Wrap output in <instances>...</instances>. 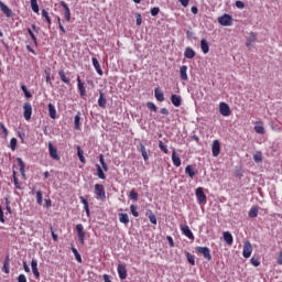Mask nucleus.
<instances>
[{
  "mask_svg": "<svg viewBox=\"0 0 282 282\" xmlns=\"http://www.w3.org/2000/svg\"><path fill=\"white\" fill-rule=\"evenodd\" d=\"M72 252L75 256V259L78 263H83V258L80 257V253L78 252V249L75 247H72Z\"/></svg>",
  "mask_w": 282,
  "mask_h": 282,
  "instance_id": "obj_34",
  "label": "nucleus"
},
{
  "mask_svg": "<svg viewBox=\"0 0 282 282\" xmlns=\"http://www.w3.org/2000/svg\"><path fill=\"white\" fill-rule=\"evenodd\" d=\"M119 221L120 224H129V215L128 214H119Z\"/></svg>",
  "mask_w": 282,
  "mask_h": 282,
  "instance_id": "obj_36",
  "label": "nucleus"
},
{
  "mask_svg": "<svg viewBox=\"0 0 282 282\" xmlns=\"http://www.w3.org/2000/svg\"><path fill=\"white\" fill-rule=\"evenodd\" d=\"M23 109H24V112H23L24 120H31L32 119V104L25 102L23 105Z\"/></svg>",
  "mask_w": 282,
  "mask_h": 282,
  "instance_id": "obj_9",
  "label": "nucleus"
},
{
  "mask_svg": "<svg viewBox=\"0 0 282 282\" xmlns=\"http://www.w3.org/2000/svg\"><path fill=\"white\" fill-rule=\"evenodd\" d=\"M130 199H133V202H138V193L135 189H132L129 195Z\"/></svg>",
  "mask_w": 282,
  "mask_h": 282,
  "instance_id": "obj_45",
  "label": "nucleus"
},
{
  "mask_svg": "<svg viewBox=\"0 0 282 282\" xmlns=\"http://www.w3.org/2000/svg\"><path fill=\"white\" fill-rule=\"evenodd\" d=\"M58 76H59L62 83H65V85H70L72 84V79L69 77H67L64 69H61L58 72Z\"/></svg>",
  "mask_w": 282,
  "mask_h": 282,
  "instance_id": "obj_21",
  "label": "nucleus"
},
{
  "mask_svg": "<svg viewBox=\"0 0 282 282\" xmlns=\"http://www.w3.org/2000/svg\"><path fill=\"white\" fill-rule=\"evenodd\" d=\"M167 241H169L171 248H173L175 246V242L173 241V237L167 236Z\"/></svg>",
  "mask_w": 282,
  "mask_h": 282,
  "instance_id": "obj_63",
  "label": "nucleus"
},
{
  "mask_svg": "<svg viewBox=\"0 0 282 282\" xmlns=\"http://www.w3.org/2000/svg\"><path fill=\"white\" fill-rule=\"evenodd\" d=\"M10 149H11V151H15L17 150V138H12L10 140Z\"/></svg>",
  "mask_w": 282,
  "mask_h": 282,
  "instance_id": "obj_46",
  "label": "nucleus"
},
{
  "mask_svg": "<svg viewBox=\"0 0 282 282\" xmlns=\"http://www.w3.org/2000/svg\"><path fill=\"white\" fill-rule=\"evenodd\" d=\"M187 261L191 265H195V256L187 253Z\"/></svg>",
  "mask_w": 282,
  "mask_h": 282,
  "instance_id": "obj_51",
  "label": "nucleus"
},
{
  "mask_svg": "<svg viewBox=\"0 0 282 282\" xmlns=\"http://www.w3.org/2000/svg\"><path fill=\"white\" fill-rule=\"evenodd\" d=\"M147 107H148V109H150V111H158V106H155V104H153V102H148L147 104Z\"/></svg>",
  "mask_w": 282,
  "mask_h": 282,
  "instance_id": "obj_50",
  "label": "nucleus"
},
{
  "mask_svg": "<svg viewBox=\"0 0 282 282\" xmlns=\"http://www.w3.org/2000/svg\"><path fill=\"white\" fill-rule=\"evenodd\" d=\"M98 105L99 107H101V109H105V107H107V99L105 98V94H102V91L99 93Z\"/></svg>",
  "mask_w": 282,
  "mask_h": 282,
  "instance_id": "obj_29",
  "label": "nucleus"
},
{
  "mask_svg": "<svg viewBox=\"0 0 282 282\" xmlns=\"http://www.w3.org/2000/svg\"><path fill=\"white\" fill-rule=\"evenodd\" d=\"M149 220L151 221V224H153L154 226L158 225V218L155 217V215L151 214L149 216Z\"/></svg>",
  "mask_w": 282,
  "mask_h": 282,
  "instance_id": "obj_54",
  "label": "nucleus"
},
{
  "mask_svg": "<svg viewBox=\"0 0 282 282\" xmlns=\"http://www.w3.org/2000/svg\"><path fill=\"white\" fill-rule=\"evenodd\" d=\"M48 116L52 120H56V107L54 104H48Z\"/></svg>",
  "mask_w": 282,
  "mask_h": 282,
  "instance_id": "obj_27",
  "label": "nucleus"
},
{
  "mask_svg": "<svg viewBox=\"0 0 282 282\" xmlns=\"http://www.w3.org/2000/svg\"><path fill=\"white\" fill-rule=\"evenodd\" d=\"M130 212L133 215V217H140V213H138V207L135 205L130 206Z\"/></svg>",
  "mask_w": 282,
  "mask_h": 282,
  "instance_id": "obj_44",
  "label": "nucleus"
},
{
  "mask_svg": "<svg viewBox=\"0 0 282 282\" xmlns=\"http://www.w3.org/2000/svg\"><path fill=\"white\" fill-rule=\"evenodd\" d=\"M0 129L2 130L4 138H8V128H6L2 122H0Z\"/></svg>",
  "mask_w": 282,
  "mask_h": 282,
  "instance_id": "obj_52",
  "label": "nucleus"
},
{
  "mask_svg": "<svg viewBox=\"0 0 282 282\" xmlns=\"http://www.w3.org/2000/svg\"><path fill=\"white\" fill-rule=\"evenodd\" d=\"M258 216H259V207L252 206V207L250 208V210H249V217H250L251 219H254V218L258 217Z\"/></svg>",
  "mask_w": 282,
  "mask_h": 282,
  "instance_id": "obj_31",
  "label": "nucleus"
},
{
  "mask_svg": "<svg viewBox=\"0 0 282 282\" xmlns=\"http://www.w3.org/2000/svg\"><path fill=\"white\" fill-rule=\"evenodd\" d=\"M74 124L76 130L80 129V112L75 116Z\"/></svg>",
  "mask_w": 282,
  "mask_h": 282,
  "instance_id": "obj_39",
  "label": "nucleus"
},
{
  "mask_svg": "<svg viewBox=\"0 0 282 282\" xmlns=\"http://www.w3.org/2000/svg\"><path fill=\"white\" fill-rule=\"evenodd\" d=\"M77 89L79 91V96H87V90L85 89V83L80 80V76L77 77Z\"/></svg>",
  "mask_w": 282,
  "mask_h": 282,
  "instance_id": "obj_13",
  "label": "nucleus"
},
{
  "mask_svg": "<svg viewBox=\"0 0 282 282\" xmlns=\"http://www.w3.org/2000/svg\"><path fill=\"white\" fill-rule=\"evenodd\" d=\"M36 203L39 204V206L43 205V192L41 191L36 192Z\"/></svg>",
  "mask_w": 282,
  "mask_h": 282,
  "instance_id": "obj_40",
  "label": "nucleus"
},
{
  "mask_svg": "<svg viewBox=\"0 0 282 282\" xmlns=\"http://www.w3.org/2000/svg\"><path fill=\"white\" fill-rule=\"evenodd\" d=\"M218 23L224 28H230V25H232V15L227 13L223 14L221 17L218 18Z\"/></svg>",
  "mask_w": 282,
  "mask_h": 282,
  "instance_id": "obj_3",
  "label": "nucleus"
},
{
  "mask_svg": "<svg viewBox=\"0 0 282 282\" xmlns=\"http://www.w3.org/2000/svg\"><path fill=\"white\" fill-rule=\"evenodd\" d=\"M93 65L97 72V74H99V76H102V68H100V63L98 62V59L96 57L91 58Z\"/></svg>",
  "mask_w": 282,
  "mask_h": 282,
  "instance_id": "obj_28",
  "label": "nucleus"
},
{
  "mask_svg": "<svg viewBox=\"0 0 282 282\" xmlns=\"http://www.w3.org/2000/svg\"><path fill=\"white\" fill-rule=\"evenodd\" d=\"M251 264L254 267V268H259V265H261V261L257 258H251Z\"/></svg>",
  "mask_w": 282,
  "mask_h": 282,
  "instance_id": "obj_49",
  "label": "nucleus"
},
{
  "mask_svg": "<svg viewBox=\"0 0 282 282\" xmlns=\"http://www.w3.org/2000/svg\"><path fill=\"white\" fill-rule=\"evenodd\" d=\"M184 56L185 58H195V50H193V47H186Z\"/></svg>",
  "mask_w": 282,
  "mask_h": 282,
  "instance_id": "obj_30",
  "label": "nucleus"
},
{
  "mask_svg": "<svg viewBox=\"0 0 282 282\" xmlns=\"http://www.w3.org/2000/svg\"><path fill=\"white\" fill-rule=\"evenodd\" d=\"M236 8L239 10H243L246 8V4L242 1H236Z\"/></svg>",
  "mask_w": 282,
  "mask_h": 282,
  "instance_id": "obj_55",
  "label": "nucleus"
},
{
  "mask_svg": "<svg viewBox=\"0 0 282 282\" xmlns=\"http://www.w3.org/2000/svg\"><path fill=\"white\" fill-rule=\"evenodd\" d=\"M242 256L245 257V259H250V257L252 256V243H250V241H246L243 243Z\"/></svg>",
  "mask_w": 282,
  "mask_h": 282,
  "instance_id": "obj_8",
  "label": "nucleus"
},
{
  "mask_svg": "<svg viewBox=\"0 0 282 282\" xmlns=\"http://www.w3.org/2000/svg\"><path fill=\"white\" fill-rule=\"evenodd\" d=\"M212 153H213L214 158H218V155L221 153V145L218 140L213 141Z\"/></svg>",
  "mask_w": 282,
  "mask_h": 282,
  "instance_id": "obj_10",
  "label": "nucleus"
},
{
  "mask_svg": "<svg viewBox=\"0 0 282 282\" xmlns=\"http://www.w3.org/2000/svg\"><path fill=\"white\" fill-rule=\"evenodd\" d=\"M137 25H142V15L137 13Z\"/></svg>",
  "mask_w": 282,
  "mask_h": 282,
  "instance_id": "obj_59",
  "label": "nucleus"
},
{
  "mask_svg": "<svg viewBox=\"0 0 282 282\" xmlns=\"http://www.w3.org/2000/svg\"><path fill=\"white\" fill-rule=\"evenodd\" d=\"M223 237L228 246H232V242L235 241V239L232 238V234H230V231H225L223 234Z\"/></svg>",
  "mask_w": 282,
  "mask_h": 282,
  "instance_id": "obj_23",
  "label": "nucleus"
},
{
  "mask_svg": "<svg viewBox=\"0 0 282 282\" xmlns=\"http://www.w3.org/2000/svg\"><path fill=\"white\" fill-rule=\"evenodd\" d=\"M154 96L159 102H164V93L160 88L154 89Z\"/></svg>",
  "mask_w": 282,
  "mask_h": 282,
  "instance_id": "obj_26",
  "label": "nucleus"
},
{
  "mask_svg": "<svg viewBox=\"0 0 282 282\" xmlns=\"http://www.w3.org/2000/svg\"><path fill=\"white\" fill-rule=\"evenodd\" d=\"M253 160L254 162H257L258 164L260 162H263V155L261 154V152H257L254 155H253Z\"/></svg>",
  "mask_w": 282,
  "mask_h": 282,
  "instance_id": "obj_43",
  "label": "nucleus"
},
{
  "mask_svg": "<svg viewBox=\"0 0 282 282\" xmlns=\"http://www.w3.org/2000/svg\"><path fill=\"white\" fill-rule=\"evenodd\" d=\"M28 33L30 34L33 43H36V35H34V32H32V29H28Z\"/></svg>",
  "mask_w": 282,
  "mask_h": 282,
  "instance_id": "obj_56",
  "label": "nucleus"
},
{
  "mask_svg": "<svg viewBox=\"0 0 282 282\" xmlns=\"http://www.w3.org/2000/svg\"><path fill=\"white\" fill-rule=\"evenodd\" d=\"M18 282H28V278H25L24 274H20V275L18 276Z\"/></svg>",
  "mask_w": 282,
  "mask_h": 282,
  "instance_id": "obj_58",
  "label": "nucleus"
},
{
  "mask_svg": "<svg viewBox=\"0 0 282 282\" xmlns=\"http://www.w3.org/2000/svg\"><path fill=\"white\" fill-rule=\"evenodd\" d=\"M99 162L101 166L98 164L96 165L97 176L99 177V180H107L105 172L107 173V171H109V166H107V163L105 162V156L102 154L99 155Z\"/></svg>",
  "mask_w": 282,
  "mask_h": 282,
  "instance_id": "obj_1",
  "label": "nucleus"
},
{
  "mask_svg": "<svg viewBox=\"0 0 282 282\" xmlns=\"http://www.w3.org/2000/svg\"><path fill=\"white\" fill-rule=\"evenodd\" d=\"M219 112H220V116L228 118V116H230V113H231L230 106H228V104H226L224 101L220 102L219 104Z\"/></svg>",
  "mask_w": 282,
  "mask_h": 282,
  "instance_id": "obj_7",
  "label": "nucleus"
},
{
  "mask_svg": "<svg viewBox=\"0 0 282 282\" xmlns=\"http://www.w3.org/2000/svg\"><path fill=\"white\" fill-rule=\"evenodd\" d=\"M48 153L53 160H61V156L58 155V150L52 143H48Z\"/></svg>",
  "mask_w": 282,
  "mask_h": 282,
  "instance_id": "obj_11",
  "label": "nucleus"
},
{
  "mask_svg": "<svg viewBox=\"0 0 282 282\" xmlns=\"http://www.w3.org/2000/svg\"><path fill=\"white\" fill-rule=\"evenodd\" d=\"M140 147H141V149H140L141 155H142L144 162H147V160H149V153H147V148L144 147V144H141Z\"/></svg>",
  "mask_w": 282,
  "mask_h": 282,
  "instance_id": "obj_38",
  "label": "nucleus"
},
{
  "mask_svg": "<svg viewBox=\"0 0 282 282\" xmlns=\"http://www.w3.org/2000/svg\"><path fill=\"white\" fill-rule=\"evenodd\" d=\"M62 8L64 9V18L67 22L72 21V11L69 10V7L65 2H61Z\"/></svg>",
  "mask_w": 282,
  "mask_h": 282,
  "instance_id": "obj_12",
  "label": "nucleus"
},
{
  "mask_svg": "<svg viewBox=\"0 0 282 282\" xmlns=\"http://www.w3.org/2000/svg\"><path fill=\"white\" fill-rule=\"evenodd\" d=\"M172 162L174 166H177V167L182 166V159H180V155L175 150L172 151Z\"/></svg>",
  "mask_w": 282,
  "mask_h": 282,
  "instance_id": "obj_20",
  "label": "nucleus"
},
{
  "mask_svg": "<svg viewBox=\"0 0 282 282\" xmlns=\"http://www.w3.org/2000/svg\"><path fill=\"white\" fill-rule=\"evenodd\" d=\"M197 254H203L204 259L210 261L213 256H210V249L208 247H196Z\"/></svg>",
  "mask_w": 282,
  "mask_h": 282,
  "instance_id": "obj_5",
  "label": "nucleus"
},
{
  "mask_svg": "<svg viewBox=\"0 0 282 282\" xmlns=\"http://www.w3.org/2000/svg\"><path fill=\"white\" fill-rule=\"evenodd\" d=\"M42 17L45 19L48 25H52V19H50V13H47L45 9L42 10Z\"/></svg>",
  "mask_w": 282,
  "mask_h": 282,
  "instance_id": "obj_42",
  "label": "nucleus"
},
{
  "mask_svg": "<svg viewBox=\"0 0 282 282\" xmlns=\"http://www.w3.org/2000/svg\"><path fill=\"white\" fill-rule=\"evenodd\" d=\"M171 102H172V105H174V107H181L182 106V97L180 95H172Z\"/></svg>",
  "mask_w": 282,
  "mask_h": 282,
  "instance_id": "obj_22",
  "label": "nucleus"
},
{
  "mask_svg": "<svg viewBox=\"0 0 282 282\" xmlns=\"http://www.w3.org/2000/svg\"><path fill=\"white\" fill-rule=\"evenodd\" d=\"M187 72H188V66H186V65L181 66L180 74H181V79L182 80H188Z\"/></svg>",
  "mask_w": 282,
  "mask_h": 282,
  "instance_id": "obj_24",
  "label": "nucleus"
},
{
  "mask_svg": "<svg viewBox=\"0 0 282 282\" xmlns=\"http://www.w3.org/2000/svg\"><path fill=\"white\" fill-rule=\"evenodd\" d=\"M278 265H282V251H280L278 259H276Z\"/></svg>",
  "mask_w": 282,
  "mask_h": 282,
  "instance_id": "obj_62",
  "label": "nucleus"
},
{
  "mask_svg": "<svg viewBox=\"0 0 282 282\" xmlns=\"http://www.w3.org/2000/svg\"><path fill=\"white\" fill-rule=\"evenodd\" d=\"M31 8L35 14H39V2L36 0H31Z\"/></svg>",
  "mask_w": 282,
  "mask_h": 282,
  "instance_id": "obj_41",
  "label": "nucleus"
},
{
  "mask_svg": "<svg viewBox=\"0 0 282 282\" xmlns=\"http://www.w3.org/2000/svg\"><path fill=\"white\" fill-rule=\"evenodd\" d=\"M195 195H196L197 204H199V206L206 204V194H204V187L196 188Z\"/></svg>",
  "mask_w": 282,
  "mask_h": 282,
  "instance_id": "obj_4",
  "label": "nucleus"
},
{
  "mask_svg": "<svg viewBox=\"0 0 282 282\" xmlns=\"http://www.w3.org/2000/svg\"><path fill=\"white\" fill-rule=\"evenodd\" d=\"M117 272L121 280L127 279V267L124 264H118Z\"/></svg>",
  "mask_w": 282,
  "mask_h": 282,
  "instance_id": "obj_18",
  "label": "nucleus"
},
{
  "mask_svg": "<svg viewBox=\"0 0 282 282\" xmlns=\"http://www.w3.org/2000/svg\"><path fill=\"white\" fill-rule=\"evenodd\" d=\"M6 274H10V257H7L2 268Z\"/></svg>",
  "mask_w": 282,
  "mask_h": 282,
  "instance_id": "obj_33",
  "label": "nucleus"
},
{
  "mask_svg": "<svg viewBox=\"0 0 282 282\" xmlns=\"http://www.w3.org/2000/svg\"><path fill=\"white\" fill-rule=\"evenodd\" d=\"M253 129L259 135L265 134V127H263V121H257Z\"/></svg>",
  "mask_w": 282,
  "mask_h": 282,
  "instance_id": "obj_15",
  "label": "nucleus"
},
{
  "mask_svg": "<svg viewBox=\"0 0 282 282\" xmlns=\"http://www.w3.org/2000/svg\"><path fill=\"white\" fill-rule=\"evenodd\" d=\"M77 155H78L79 161L82 162V164H85V162H86L85 152L83 150H80V147H77Z\"/></svg>",
  "mask_w": 282,
  "mask_h": 282,
  "instance_id": "obj_37",
  "label": "nucleus"
},
{
  "mask_svg": "<svg viewBox=\"0 0 282 282\" xmlns=\"http://www.w3.org/2000/svg\"><path fill=\"white\" fill-rule=\"evenodd\" d=\"M158 14H160V8L154 7L151 9V15L152 17H158Z\"/></svg>",
  "mask_w": 282,
  "mask_h": 282,
  "instance_id": "obj_53",
  "label": "nucleus"
},
{
  "mask_svg": "<svg viewBox=\"0 0 282 282\" xmlns=\"http://www.w3.org/2000/svg\"><path fill=\"white\" fill-rule=\"evenodd\" d=\"M0 10L1 12H3V14L10 19L12 17V9H9L8 6L6 3H3V1L0 0Z\"/></svg>",
  "mask_w": 282,
  "mask_h": 282,
  "instance_id": "obj_14",
  "label": "nucleus"
},
{
  "mask_svg": "<svg viewBox=\"0 0 282 282\" xmlns=\"http://www.w3.org/2000/svg\"><path fill=\"white\" fill-rule=\"evenodd\" d=\"M76 232L79 239V243L84 246L85 245V227H83V224L76 225Z\"/></svg>",
  "mask_w": 282,
  "mask_h": 282,
  "instance_id": "obj_6",
  "label": "nucleus"
},
{
  "mask_svg": "<svg viewBox=\"0 0 282 282\" xmlns=\"http://www.w3.org/2000/svg\"><path fill=\"white\" fill-rule=\"evenodd\" d=\"M95 195L97 199L105 202V199H107V194L105 193V185L95 184Z\"/></svg>",
  "mask_w": 282,
  "mask_h": 282,
  "instance_id": "obj_2",
  "label": "nucleus"
},
{
  "mask_svg": "<svg viewBox=\"0 0 282 282\" xmlns=\"http://www.w3.org/2000/svg\"><path fill=\"white\" fill-rule=\"evenodd\" d=\"M104 282H111V279H109V275H108V274H105V275H104Z\"/></svg>",
  "mask_w": 282,
  "mask_h": 282,
  "instance_id": "obj_64",
  "label": "nucleus"
},
{
  "mask_svg": "<svg viewBox=\"0 0 282 282\" xmlns=\"http://www.w3.org/2000/svg\"><path fill=\"white\" fill-rule=\"evenodd\" d=\"M57 21H58V26H59L61 32H63V34H65V26H63V24L61 23V18H57Z\"/></svg>",
  "mask_w": 282,
  "mask_h": 282,
  "instance_id": "obj_61",
  "label": "nucleus"
},
{
  "mask_svg": "<svg viewBox=\"0 0 282 282\" xmlns=\"http://www.w3.org/2000/svg\"><path fill=\"white\" fill-rule=\"evenodd\" d=\"M159 148L161 151H163V153H169V148L164 144V142L159 141Z\"/></svg>",
  "mask_w": 282,
  "mask_h": 282,
  "instance_id": "obj_47",
  "label": "nucleus"
},
{
  "mask_svg": "<svg viewBox=\"0 0 282 282\" xmlns=\"http://www.w3.org/2000/svg\"><path fill=\"white\" fill-rule=\"evenodd\" d=\"M82 204L84 205V208H87L89 206V203L85 199V197L80 196L79 197Z\"/></svg>",
  "mask_w": 282,
  "mask_h": 282,
  "instance_id": "obj_57",
  "label": "nucleus"
},
{
  "mask_svg": "<svg viewBox=\"0 0 282 282\" xmlns=\"http://www.w3.org/2000/svg\"><path fill=\"white\" fill-rule=\"evenodd\" d=\"M183 235H185V237H187V239H195V236L193 235V231H191V228L188 227V225H185L181 228Z\"/></svg>",
  "mask_w": 282,
  "mask_h": 282,
  "instance_id": "obj_19",
  "label": "nucleus"
},
{
  "mask_svg": "<svg viewBox=\"0 0 282 282\" xmlns=\"http://www.w3.org/2000/svg\"><path fill=\"white\" fill-rule=\"evenodd\" d=\"M185 173H186V175H188V177H195V174L197 173V172H195V170L193 169V165H187L186 167H185Z\"/></svg>",
  "mask_w": 282,
  "mask_h": 282,
  "instance_id": "obj_32",
  "label": "nucleus"
},
{
  "mask_svg": "<svg viewBox=\"0 0 282 282\" xmlns=\"http://www.w3.org/2000/svg\"><path fill=\"white\" fill-rule=\"evenodd\" d=\"M200 50L205 54H208V52H210V46L208 45V41H206V39H203L200 41Z\"/></svg>",
  "mask_w": 282,
  "mask_h": 282,
  "instance_id": "obj_25",
  "label": "nucleus"
},
{
  "mask_svg": "<svg viewBox=\"0 0 282 282\" xmlns=\"http://www.w3.org/2000/svg\"><path fill=\"white\" fill-rule=\"evenodd\" d=\"M18 166L20 167V173L23 175L25 173V163H23V159H17Z\"/></svg>",
  "mask_w": 282,
  "mask_h": 282,
  "instance_id": "obj_35",
  "label": "nucleus"
},
{
  "mask_svg": "<svg viewBox=\"0 0 282 282\" xmlns=\"http://www.w3.org/2000/svg\"><path fill=\"white\" fill-rule=\"evenodd\" d=\"M189 0H178V3L183 6V8H188Z\"/></svg>",
  "mask_w": 282,
  "mask_h": 282,
  "instance_id": "obj_60",
  "label": "nucleus"
},
{
  "mask_svg": "<svg viewBox=\"0 0 282 282\" xmlns=\"http://www.w3.org/2000/svg\"><path fill=\"white\" fill-rule=\"evenodd\" d=\"M31 268L35 279H39V276H41V273L39 272V261H36V259H32Z\"/></svg>",
  "mask_w": 282,
  "mask_h": 282,
  "instance_id": "obj_17",
  "label": "nucleus"
},
{
  "mask_svg": "<svg viewBox=\"0 0 282 282\" xmlns=\"http://www.w3.org/2000/svg\"><path fill=\"white\" fill-rule=\"evenodd\" d=\"M21 89L25 96V98H32V94L30 91H28V87H25L24 85L21 86Z\"/></svg>",
  "mask_w": 282,
  "mask_h": 282,
  "instance_id": "obj_48",
  "label": "nucleus"
},
{
  "mask_svg": "<svg viewBox=\"0 0 282 282\" xmlns=\"http://www.w3.org/2000/svg\"><path fill=\"white\" fill-rule=\"evenodd\" d=\"M254 43H257V34L250 33L247 37L246 45L249 50H252V45H254Z\"/></svg>",
  "mask_w": 282,
  "mask_h": 282,
  "instance_id": "obj_16",
  "label": "nucleus"
}]
</instances>
